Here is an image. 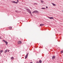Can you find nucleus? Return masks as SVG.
Instances as JSON below:
<instances>
[{
	"label": "nucleus",
	"instance_id": "obj_23",
	"mask_svg": "<svg viewBox=\"0 0 63 63\" xmlns=\"http://www.w3.org/2000/svg\"><path fill=\"white\" fill-rule=\"evenodd\" d=\"M18 2H19V1H18V0H17V2H17V3H18Z\"/></svg>",
	"mask_w": 63,
	"mask_h": 63
},
{
	"label": "nucleus",
	"instance_id": "obj_15",
	"mask_svg": "<svg viewBox=\"0 0 63 63\" xmlns=\"http://www.w3.org/2000/svg\"><path fill=\"white\" fill-rule=\"evenodd\" d=\"M3 51L2 50H1L0 51V52H1V53H2V52H3Z\"/></svg>",
	"mask_w": 63,
	"mask_h": 63
},
{
	"label": "nucleus",
	"instance_id": "obj_26",
	"mask_svg": "<svg viewBox=\"0 0 63 63\" xmlns=\"http://www.w3.org/2000/svg\"><path fill=\"white\" fill-rule=\"evenodd\" d=\"M36 63H39V62H37Z\"/></svg>",
	"mask_w": 63,
	"mask_h": 63
},
{
	"label": "nucleus",
	"instance_id": "obj_2",
	"mask_svg": "<svg viewBox=\"0 0 63 63\" xmlns=\"http://www.w3.org/2000/svg\"><path fill=\"white\" fill-rule=\"evenodd\" d=\"M26 10L29 12V13H30V14H31V11L30 10H29V9H26Z\"/></svg>",
	"mask_w": 63,
	"mask_h": 63
},
{
	"label": "nucleus",
	"instance_id": "obj_27",
	"mask_svg": "<svg viewBox=\"0 0 63 63\" xmlns=\"http://www.w3.org/2000/svg\"><path fill=\"white\" fill-rule=\"evenodd\" d=\"M1 51H0V55L1 54Z\"/></svg>",
	"mask_w": 63,
	"mask_h": 63
},
{
	"label": "nucleus",
	"instance_id": "obj_19",
	"mask_svg": "<svg viewBox=\"0 0 63 63\" xmlns=\"http://www.w3.org/2000/svg\"><path fill=\"white\" fill-rule=\"evenodd\" d=\"M61 53H63V50H62V51H61Z\"/></svg>",
	"mask_w": 63,
	"mask_h": 63
},
{
	"label": "nucleus",
	"instance_id": "obj_5",
	"mask_svg": "<svg viewBox=\"0 0 63 63\" xmlns=\"http://www.w3.org/2000/svg\"><path fill=\"white\" fill-rule=\"evenodd\" d=\"M55 58V56H53L52 57V60H54V59Z\"/></svg>",
	"mask_w": 63,
	"mask_h": 63
},
{
	"label": "nucleus",
	"instance_id": "obj_10",
	"mask_svg": "<svg viewBox=\"0 0 63 63\" xmlns=\"http://www.w3.org/2000/svg\"><path fill=\"white\" fill-rule=\"evenodd\" d=\"M8 29L11 30L12 29V27L11 26H10L9 27Z\"/></svg>",
	"mask_w": 63,
	"mask_h": 63
},
{
	"label": "nucleus",
	"instance_id": "obj_4",
	"mask_svg": "<svg viewBox=\"0 0 63 63\" xmlns=\"http://www.w3.org/2000/svg\"><path fill=\"white\" fill-rule=\"evenodd\" d=\"M11 2L12 3H15V4H17V2H16L15 1H11Z\"/></svg>",
	"mask_w": 63,
	"mask_h": 63
},
{
	"label": "nucleus",
	"instance_id": "obj_28",
	"mask_svg": "<svg viewBox=\"0 0 63 63\" xmlns=\"http://www.w3.org/2000/svg\"><path fill=\"white\" fill-rule=\"evenodd\" d=\"M30 63H33L32 62H31Z\"/></svg>",
	"mask_w": 63,
	"mask_h": 63
},
{
	"label": "nucleus",
	"instance_id": "obj_11",
	"mask_svg": "<svg viewBox=\"0 0 63 63\" xmlns=\"http://www.w3.org/2000/svg\"><path fill=\"white\" fill-rule=\"evenodd\" d=\"M51 4H52L53 6H56V5L52 3Z\"/></svg>",
	"mask_w": 63,
	"mask_h": 63
},
{
	"label": "nucleus",
	"instance_id": "obj_12",
	"mask_svg": "<svg viewBox=\"0 0 63 63\" xmlns=\"http://www.w3.org/2000/svg\"><path fill=\"white\" fill-rule=\"evenodd\" d=\"M11 60H13V59H14V57H12L11 58Z\"/></svg>",
	"mask_w": 63,
	"mask_h": 63
},
{
	"label": "nucleus",
	"instance_id": "obj_25",
	"mask_svg": "<svg viewBox=\"0 0 63 63\" xmlns=\"http://www.w3.org/2000/svg\"><path fill=\"white\" fill-rule=\"evenodd\" d=\"M2 38H1V37L0 36V39H1Z\"/></svg>",
	"mask_w": 63,
	"mask_h": 63
},
{
	"label": "nucleus",
	"instance_id": "obj_29",
	"mask_svg": "<svg viewBox=\"0 0 63 63\" xmlns=\"http://www.w3.org/2000/svg\"><path fill=\"white\" fill-rule=\"evenodd\" d=\"M31 14L32 16V13Z\"/></svg>",
	"mask_w": 63,
	"mask_h": 63
},
{
	"label": "nucleus",
	"instance_id": "obj_13",
	"mask_svg": "<svg viewBox=\"0 0 63 63\" xmlns=\"http://www.w3.org/2000/svg\"><path fill=\"white\" fill-rule=\"evenodd\" d=\"M39 62L40 63H42V61H41V60H40L39 61Z\"/></svg>",
	"mask_w": 63,
	"mask_h": 63
},
{
	"label": "nucleus",
	"instance_id": "obj_24",
	"mask_svg": "<svg viewBox=\"0 0 63 63\" xmlns=\"http://www.w3.org/2000/svg\"><path fill=\"white\" fill-rule=\"evenodd\" d=\"M46 8H47H47H48V7H47V6H46Z\"/></svg>",
	"mask_w": 63,
	"mask_h": 63
},
{
	"label": "nucleus",
	"instance_id": "obj_17",
	"mask_svg": "<svg viewBox=\"0 0 63 63\" xmlns=\"http://www.w3.org/2000/svg\"><path fill=\"white\" fill-rule=\"evenodd\" d=\"M42 9H43V10H45V8H41Z\"/></svg>",
	"mask_w": 63,
	"mask_h": 63
},
{
	"label": "nucleus",
	"instance_id": "obj_18",
	"mask_svg": "<svg viewBox=\"0 0 63 63\" xmlns=\"http://www.w3.org/2000/svg\"><path fill=\"white\" fill-rule=\"evenodd\" d=\"M28 53L26 54V56L28 57Z\"/></svg>",
	"mask_w": 63,
	"mask_h": 63
},
{
	"label": "nucleus",
	"instance_id": "obj_14",
	"mask_svg": "<svg viewBox=\"0 0 63 63\" xmlns=\"http://www.w3.org/2000/svg\"><path fill=\"white\" fill-rule=\"evenodd\" d=\"M28 57L27 56H26L25 57V59H26V58H27V57Z\"/></svg>",
	"mask_w": 63,
	"mask_h": 63
},
{
	"label": "nucleus",
	"instance_id": "obj_21",
	"mask_svg": "<svg viewBox=\"0 0 63 63\" xmlns=\"http://www.w3.org/2000/svg\"><path fill=\"white\" fill-rule=\"evenodd\" d=\"M7 51L8 52H9V51H10V50H7Z\"/></svg>",
	"mask_w": 63,
	"mask_h": 63
},
{
	"label": "nucleus",
	"instance_id": "obj_8",
	"mask_svg": "<svg viewBox=\"0 0 63 63\" xmlns=\"http://www.w3.org/2000/svg\"><path fill=\"white\" fill-rule=\"evenodd\" d=\"M44 25H45L43 24H41L40 25V26H44Z\"/></svg>",
	"mask_w": 63,
	"mask_h": 63
},
{
	"label": "nucleus",
	"instance_id": "obj_20",
	"mask_svg": "<svg viewBox=\"0 0 63 63\" xmlns=\"http://www.w3.org/2000/svg\"><path fill=\"white\" fill-rule=\"evenodd\" d=\"M34 5H37V3H34Z\"/></svg>",
	"mask_w": 63,
	"mask_h": 63
},
{
	"label": "nucleus",
	"instance_id": "obj_7",
	"mask_svg": "<svg viewBox=\"0 0 63 63\" xmlns=\"http://www.w3.org/2000/svg\"><path fill=\"white\" fill-rule=\"evenodd\" d=\"M50 19H53V17H48Z\"/></svg>",
	"mask_w": 63,
	"mask_h": 63
},
{
	"label": "nucleus",
	"instance_id": "obj_16",
	"mask_svg": "<svg viewBox=\"0 0 63 63\" xmlns=\"http://www.w3.org/2000/svg\"><path fill=\"white\" fill-rule=\"evenodd\" d=\"M40 1H41V3H43V2H44V1H43V0H41Z\"/></svg>",
	"mask_w": 63,
	"mask_h": 63
},
{
	"label": "nucleus",
	"instance_id": "obj_30",
	"mask_svg": "<svg viewBox=\"0 0 63 63\" xmlns=\"http://www.w3.org/2000/svg\"><path fill=\"white\" fill-rule=\"evenodd\" d=\"M58 42H59V41L58 40Z\"/></svg>",
	"mask_w": 63,
	"mask_h": 63
},
{
	"label": "nucleus",
	"instance_id": "obj_1",
	"mask_svg": "<svg viewBox=\"0 0 63 63\" xmlns=\"http://www.w3.org/2000/svg\"><path fill=\"white\" fill-rule=\"evenodd\" d=\"M2 41L5 43L6 45H8V42L4 40H3Z\"/></svg>",
	"mask_w": 63,
	"mask_h": 63
},
{
	"label": "nucleus",
	"instance_id": "obj_22",
	"mask_svg": "<svg viewBox=\"0 0 63 63\" xmlns=\"http://www.w3.org/2000/svg\"><path fill=\"white\" fill-rule=\"evenodd\" d=\"M15 12H16V13H17V12H18V11L17 10H16L15 11Z\"/></svg>",
	"mask_w": 63,
	"mask_h": 63
},
{
	"label": "nucleus",
	"instance_id": "obj_9",
	"mask_svg": "<svg viewBox=\"0 0 63 63\" xmlns=\"http://www.w3.org/2000/svg\"><path fill=\"white\" fill-rule=\"evenodd\" d=\"M8 50V49H6V50H5V51L4 52V53H6L7 52V51Z\"/></svg>",
	"mask_w": 63,
	"mask_h": 63
},
{
	"label": "nucleus",
	"instance_id": "obj_6",
	"mask_svg": "<svg viewBox=\"0 0 63 63\" xmlns=\"http://www.w3.org/2000/svg\"><path fill=\"white\" fill-rule=\"evenodd\" d=\"M18 44H21L22 43V42L21 41H19L18 42Z\"/></svg>",
	"mask_w": 63,
	"mask_h": 63
},
{
	"label": "nucleus",
	"instance_id": "obj_31",
	"mask_svg": "<svg viewBox=\"0 0 63 63\" xmlns=\"http://www.w3.org/2000/svg\"><path fill=\"white\" fill-rule=\"evenodd\" d=\"M62 12H63V11H62Z\"/></svg>",
	"mask_w": 63,
	"mask_h": 63
},
{
	"label": "nucleus",
	"instance_id": "obj_3",
	"mask_svg": "<svg viewBox=\"0 0 63 63\" xmlns=\"http://www.w3.org/2000/svg\"><path fill=\"white\" fill-rule=\"evenodd\" d=\"M38 11H37V10H35L33 12H32V14H33L34 13H38Z\"/></svg>",
	"mask_w": 63,
	"mask_h": 63
}]
</instances>
